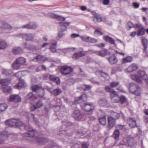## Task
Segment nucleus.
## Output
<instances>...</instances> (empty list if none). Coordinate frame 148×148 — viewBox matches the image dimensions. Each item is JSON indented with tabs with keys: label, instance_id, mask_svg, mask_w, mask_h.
Returning a JSON list of instances; mask_svg holds the SVG:
<instances>
[{
	"label": "nucleus",
	"instance_id": "50",
	"mask_svg": "<svg viewBox=\"0 0 148 148\" xmlns=\"http://www.w3.org/2000/svg\"><path fill=\"white\" fill-rule=\"evenodd\" d=\"M43 103L40 100H38L36 103V104L35 105L36 107V108H40L41 106H42Z\"/></svg>",
	"mask_w": 148,
	"mask_h": 148
},
{
	"label": "nucleus",
	"instance_id": "39",
	"mask_svg": "<svg viewBox=\"0 0 148 148\" xmlns=\"http://www.w3.org/2000/svg\"><path fill=\"white\" fill-rule=\"evenodd\" d=\"M145 29L141 27L139 29L137 32V35L138 36H140L144 35L145 34Z\"/></svg>",
	"mask_w": 148,
	"mask_h": 148
},
{
	"label": "nucleus",
	"instance_id": "22",
	"mask_svg": "<svg viewBox=\"0 0 148 148\" xmlns=\"http://www.w3.org/2000/svg\"><path fill=\"white\" fill-rule=\"evenodd\" d=\"M87 95L85 94H82L80 97L75 98L74 102L75 103H80L84 101L83 98L84 97L87 98Z\"/></svg>",
	"mask_w": 148,
	"mask_h": 148
},
{
	"label": "nucleus",
	"instance_id": "33",
	"mask_svg": "<svg viewBox=\"0 0 148 148\" xmlns=\"http://www.w3.org/2000/svg\"><path fill=\"white\" fill-rule=\"evenodd\" d=\"M13 71L11 69H3L2 70V74L5 76L10 75L12 73Z\"/></svg>",
	"mask_w": 148,
	"mask_h": 148
},
{
	"label": "nucleus",
	"instance_id": "29",
	"mask_svg": "<svg viewBox=\"0 0 148 148\" xmlns=\"http://www.w3.org/2000/svg\"><path fill=\"white\" fill-rule=\"evenodd\" d=\"M98 120L101 124L103 125H105L106 124V121L105 114H104L102 116L99 117Z\"/></svg>",
	"mask_w": 148,
	"mask_h": 148
},
{
	"label": "nucleus",
	"instance_id": "40",
	"mask_svg": "<svg viewBox=\"0 0 148 148\" xmlns=\"http://www.w3.org/2000/svg\"><path fill=\"white\" fill-rule=\"evenodd\" d=\"M7 47V44L4 40L0 41V49L4 50Z\"/></svg>",
	"mask_w": 148,
	"mask_h": 148
},
{
	"label": "nucleus",
	"instance_id": "6",
	"mask_svg": "<svg viewBox=\"0 0 148 148\" xmlns=\"http://www.w3.org/2000/svg\"><path fill=\"white\" fill-rule=\"evenodd\" d=\"M60 71L61 74L64 75L71 74L73 72V70L71 67L65 66L61 67Z\"/></svg>",
	"mask_w": 148,
	"mask_h": 148
},
{
	"label": "nucleus",
	"instance_id": "26",
	"mask_svg": "<svg viewBox=\"0 0 148 148\" xmlns=\"http://www.w3.org/2000/svg\"><path fill=\"white\" fill-rule=\"evenodd\" d=\"M82 40L85 42L90 43H95L97 42V40L93 38H81Z\"/></svg>",
	"mask_w": 148,
	"mask_h": 148
},
{
	"label": "nucleus",
	"instance_id": "5",
	"mask_svg": "<svg viewBox=\"0 0 148 148\" xmlns=\"http://www.w3.org/2000/svg\"><path fill=\"white\" fill-rule=\"evenodd\" d=\"M81 107L82 110L84 111L89 112L90 114H92V112L95 108V106L92 103H85L82 104Z\"/></svg>",
	"mask_w": 148,
	"mask_h": 148
},
{
	"label": "nucleus",
	"instance_id": "51",
	"mask_svg": "<svg viewBox=\"0 0 148 148\" xmlns=\"http://www.w3.org/2000/svg\"><path fill=\"white\" fill-rule=\"evenodd\" d=\"M141 93V90L140 88L139 87L132 93L136 96H139Z\"/></svg>",
	"mask_w": 148,
	"mask_h": 148
},
{
	"label": "nucleus",
	"instance_id": "45",
	"mask_svg": "<svg viewBox=\"0 0 148 148\" xmlns=\"http://www.w3.org/2000/svg\"><path fill=\"white\" fill-rule=\"evenodd\" d=\"M91 88L92 86L90 85L86 84L82 85L81 87V88L84 90V91L89 90Z\"/></svg>",
	"mask_w": 148,
	"mask_h": 148
},
{
	"label": "nucleus",
	"instance_id": "46",
	"mask_svg": "<svg viewBox=\"0 0 148 148\" xmlns=\"http://www.w3.org/2000/svg\"><path fill=\"white\" fill-rule=\"evenodd\" d=\"M25 81L22 79H20L19 81V83L16 85V87L18 89L21 88L25 85Z\"/></svg>",
	"mask_w": 148,
	"mask_h": 148
},
{
	"label": "nucleus",
	"instance_id": "64",
	"mask_svg": "<svg viewBox=\"0 0 148 148\" xmlns=\"http://www.w3.org/2000/svg\"><path fill=\"white\" fill-rule=\"evenodd\" d=\"M127 25L130 29L133 27L134 26V24L133 23L130 22H128L127 23Z\"/></svg>",
	"mask_w": 148,
	"mask_h": 148
},
{
	"label": "nucleus",
	"instance_id": "7",
	"mask_svg": "<svg viewBox=\"0 0 148 148\" xmlns=\"http://www.w3.org/2000/svg\"><path fill=\"white\" fill-rule=\"evenodd\" d=\"M61 31H59L58 34V37H62L64 36L63 32L67 29L66 27L68 26L70 24V22H61L60 23Z\"/></svg>",
	"mask_w": 148,
	"mask_h": 148
},
{
	"label": "nucleus",
	"instance_id": "42",
	"mask_svg": "<svg viewBox=\"0 0 148 148\" xmlns=\"http://www.w3.org/2000/svg\"><path fill=\"white\" fill-rule=\"evenodd\" d=\"M110 116L112 117L115 119L116 120L119 118L120 116V114L119 113L112 111L111 112Z\"/></svg>",
	"mask_w": 148,
	"mask_h": 148
},
{
	"label": "nucleus",
	"instance_id": "38",
	"mask_svg": "<svg viewBox=\"0 0 148 148\" xmlns=\"http://www.w3.org/2000/svg\"><path fill=\"white\" fill-rule=\"evenodd\" d=\"M99 104L101 106H104L108 103L107 100L105 99H100L98 101Z\"/></svg>",
	"mask_w": 148,
	"mask_h": 148
},
{
	"label": "nucleus",
	"instance_id": "1",
	"mask_svg": "<svg viewBox=\"0 0 148 148\" xmlns=\"http://www.w3.org/2000/svg\"><path fill=\"white\" fill-rule=\"evenodd\" d=\"M110 97L112 102L114 103H118L122 104L127 101V99L125 96L122 95L119 97L116 91L115 93L111 94Z\"/></svg>",
	"mask_w": 148,
	"mask_h": 148
},
{
	"label": "nucleus",
	"instance_id": "30",
	"mask_svg": "<svg viewBox=\"0 0 148 148\" xmlns=\"http://www.w3.org/2000/svg\"><path fill=\"white\" fill-rule=\"evenodd\" d=\"M137 69V66L135 64H132L127 69V71L129 73L131 72L135 71Z\"/></svg>",
	"mask_w": 148,
	"mask_h": 148
},
{
	"label": "nucleus",
	"instance_id": "49",
	"mask_svg": "<svg viewBox=\"0 0 148 148\" xmlns=\"http://www.w3.org/2000/svg\"><path fill=\"white\" fill-rule=\"evenodd\" d=\"M105 91L108 92H109L111 94L112 93H115V91L111 89L110 87L108 86H106L105 88Z\"/></svg>",
	"mask_w": 148,
	"mask_h": 148
},
{
	"label": "nucleus",
	"instance_id": "25",
	"mask_svg": "<svg viewBox=\"0 0 148 148\" xmlns=\"http://www.w3.org/2000/svg\"><path fill=\"white\" fill-rule=\"evenodd\" d=\"M108 61L111 64H116L118 62V60L114 55L110 56L108 59Z\"/></svg>",
	"mask_w": 148,
	"mask_h": 148
},
{
	"label": "nucleus",
	"instance_id": "3",
	"mask_svg": "<svg viewBox=\"0 0 148 148\" xmlns=\"http://www.w3.org/2000/svg\"><path fill=\"white\" fill-rule=\"evenodd\" d=\"M26 62V60L22 57H19L16 58L13 63L12 66L14 70H18L21 66L24 65Z\"/></svg>",
	"mask_w": 148,
	"mask_h": 148
},
{
	"label": "nucleus",
	"instance_id": "16",
	"mask_svg": "<svg viewBox=\"0 0 148 148\" xmlns=\"http://www.w3.org/2000/svg\"><path fill=\"white\" fill-rule=\"evenodd\" d=\"M138 73L140 77L145 80L146 83L148 85V76L146 73L144 71H139Z\"/></svg>",
	"mask_w": 148,
	"mask_h": 148
},
{
	"label": "nucleus",
	"instance_id": "9",
	"mask_svg": "<svg viewBox=\"0 0 148 148\" xmlns=\"http://www.w3.org/2000/svg\"><path fill=\"white\" fill-rule=\"evenodd\" d=\"M108 123L107 127L108 130H109L112 128L115 125V120L112 117L109 116L108 118Z\"/></svg>",
	"mask_w": 148,
	"mask_h": 148
},
{
	"label": "nucleus",
	"instance_id": "24",
	"mask_svg": "<svg viewBox=\"0 0 148 148\" xmlns=\"http://www.w3.org/2000/svg\"><path fill=\"white\" fill-rule=\"evenodd\" d=\"M139 87L137 84L131 83L130 84L129 86V90L132 94Z\"/></svg>",
	"mask_w": 148,
	"mask_h": 148
},
{
	"label": "nucleus",
	"instance_id": "57",
	"mask_svg": "<svg viewBox=\"0 0 148 148\" xmlns=\"http://www.w3.org/2000/svg\"><path fill=\"white\" fill-rule=\"evenodd\" d=\"M31 29L36 28L38 26V25L35 22L30 23Z\"/></svg>",
	"mask_w": 148,
	"mask_h": 148
},
{
	"label": "nucleus",
	"instance_id": "19",
	"mask_svg": "<svg viewBox=\"0 0 148 148\" xmlns=\"http://www.w3.org/2000/svg\"><path fill=\"white\" fill-rule=\"evenodd\" d=\"M31 89L32 91L35 92H36L39 90H41L43 93L44 92V89L42 87L38 85H34L31 86Z\"/></svg>",
	"mask_w": 148,
	"mask_h": 148
},
{
	"label": "nucleus",
	"instance_id": "12",
	"mask_svg": "<svg viewBox=\"0 0 148 148\" xmlns=\"http://www.w3.org/2000/svg\"><path fill=\"white\" fill-rule=\"evenodd\" d=\"M21 97L17 95H11L10 96L9 101L10 102L17 103L21 101Z\"/></svg>",
	"mask_w": 148,
	"mask_h": 148
},
{
	"label": "nucleus",
	"instance_id": "23",
	"mask_svg": "<svg viewBox=\"0 0 148 148\" xmlns=\"http://www.w3.org/2000/svg\"><path fill=\"white\" fill-rule=\"evenodd\" d=\"M133 60V58L130 56H127L122 59V64H124L127 63H131Z\"/></svg>",
	"mask_w": 148,
	"mask_h": 148
},
{
	"label": "nucleus",
	"instance_id": "2",
	"mask_svg": "<svg viewBox=\"0 0 148 148\" xmlns=\"http://www.w3.org/2000/svg\"><path fill=\"white\" fill-rule=\"evenodd\" d=\"M10 82V80L7 79L0 80V84L1 85V89L4 93H8L10 92L11 87L8 86Z\"/></svg>",
	"mask_w": 148,
	"mask_h": 148
},
{
	"label": "nucleus",
	"instance_id": "27",
	"mask_svg": "<svg viewBox=\"0 0 148 148\" xmlns=\"http://www.w3.org/2000/svg\"><path fill=\"white\" fill-rule=\"evenodd\" d=\"M85 55L84 52L82 51L76 53L74 54L72 56L73 58L74 59H77L80 57L84 56Z\"/></svg>",
	"mask_w": 148,
	"mask_h": 148
},
{
	"label": "nucleus",
	"instance_id": "59",
	"mask_svg": "<svg viewBox=\"0 0 148 148\" xmlns=\"http://www.w3.org/2000/svg\"><path fill=\"white\" fill-rule=\"evenodd\" d=\"M22 27L23 28L31 29L30 23L23 25Z\"/></svg>",
	"mask_w": 148,
	"mask_h": 148
},
{
	"label": "nucleus",
	"instance_id": "10",
	"mask_svg": "<svg viewBox=\"0 0 148 148\" xmlns=\"http://www.w3.org/2000/svg\"><path fill=\"white\" fill-rule=\"evenodd\" d=\"M12 29V26L5 21L0 22V30L8 29L11 30Z\"/></svg>",
	"mask_w": 148,
	"mask_h": 148
},
{
	"label": "nucleus",
	"instance_id": "44",
	"mask_svg": "<svg viewBox=\"0 0 148 148\" xmlns=\"http://www.w3.org/2000/svg\"><path fill=\"white\" fill-rule=\"evenodd\" d=\"M8 107V106L5 103L0 104V113L5 111Z\"/></svg>",
	"mask_w": 148,
	"mask_h": 148
},
{
	"label": "nucleus",
	"instance_id": "31",
	"mask_svg": "<svg viewBox=\"0 0 148 148\" xmlns=\"http://www.w3.org/2000/svg\"><path fill=\"white\" fill-rule=\"evenodd\" d=\"M127 140L129 146L132 147L134 146L135 142L133 138L131 137L127 138Z\"/></svg>",
	"mask_w": 148,
	"mask_h": 148
},
{
	"label": "nucleus",
	"instance_id": "18",
	"mask_svg": "<svg viewBox=\"0 0 148 148\" xmlns=\"http://www.w3.org/2000/svg\"><path fill=\"white\" fill-rule=\"evenodd\" d=\"M82 114H81L79 110H75L72 114V116L76 120H79L82 117Z\"/></svg>",
	"mask_w": 148,
	"mask_h": 148
},
{
	"label": "nucleus",
	"instance_id": "8",
	"mask_svg": "<svg viewBox=\"0 0 148 148\" xmlns=\"http://www.w3.org/2000/svg\"><path fill=\"white\" fill-rule=\"evenodd\" d=\"M25 129L28 131L25 134V136H28L30 137H33L36 136H35L37 134V132L35 130L32 129L31 128H29L28 129H27V127L25 126Z\"/></svg>",
	"mask_w": 148,
	"mask_h": 148
},
{
	"label": "nucleus",
	"instance_id": "55",
	"mask_svg": "<svg viewBox=\"0 0 148 148\" xmlns=\"http://www.w3.org/2000/svg\"><path fill=\"white\" fill-rule=\"evenodd\" d=\"M19 36L20 37H32L33 36L32 34L29 33L28 34H21Z\"/></svg>",
	"mask_w": 148,
	"mask_h": 148
},
{
	"label": "nucleus",
	"instance_id": "21",
	"mask_svg": "<svg viewBox=\"0 0 148 148\" xmlns=\"http://www.w3.org/2000/svg\"><path fill=\"white\" fill-rule=\"evenodd\" d=\"M95 53L97 55L101 57H104L108 54H110V52L108 50L103 49L101 51L96 52Z\"/></svg>",
	"mask_w": 148,
	"mask_h": 148
},
{
	"label": "nucleus",
	"instance_id": "14",
	"mask_svg": "<svg viewBox=\"0 0 148 148\" xmlns=\"http://www.w3.org/2000/svg\"><path fill=\"white\" fill-rule=\"evenodd\" d=\"M95 74L97 76L99 77H103L106 80H108L110 78L109 75L102 71H98L95 72Z\"/></svg>",
	"mask_w": 148,
	"mask_h": 148
},
{
	"label": "nucleus",
	"instance_id": "41",
	"mask_svg": "<svg viewBox=\"0 0 148 148\" xmlns=\"http://www.w3.org/2000/svg\"><path fill=\"white\" fill-rule=\"evenodd\" d=\"M52 16L54 18L60 21H64L65 19V18L55 14H52Z\"/></svg>",
	"mask_w": 148,
	"mask_h": 148
},
{
	"label": "nucleus",
	"instance_id": "37",
	"mask_svg": "<svg viewBox=\"0 0 148 148\" xmlns=\"http://www.w3.org/2000/svg\"><path fill=\"white\" fill-rule=\"evenodd\" d=\"M104 40L106 42L111 44L114 45L115 46H116V45L115 44V40L112 38H104Z\"/></svg>",
	"mask_w": 148,
	"mask_h": 148
},
{
	"label": "nucleus",
	"instance_id": "28",
	"mask_svg": "<svg viewBox=\"0 0 148 148\" xmlns=\"http://www.w3.org/2000/svg\"><path fill=\"white\" fill-rule=\"evenodd\" d=\"M36 141L40 144H43L47 142V140L46 138L43 137H39L38 138L36 136L35 137Z\"/></svg>",
	"mask_w": 148,
	"mask_h": 148
},
{
	"label": "nucleus",
	"instance_id": "34",
	"mask_svg": "<svg viewBox=\"0 0 148 148\" xmlns=\"http://www.w3.org/2000/svg\"><path fill=\"white\" fill-rule=\"evenodd\" d=\"M50 79L51 80L56 82L57 84H60V79L57 77H56L53 75H50Z\"/></svg>",
	"mask_w": 148,
	"mask_h": 148
},
{
	"label": "nucleus",
	"instance_id": "56",
	"mask_svg": "<svg viewBox=\"0 0 148 148\" xmlns=\"http://www.w3.org/2000/svg\"><path fill=\"white\" fill-rule=\"evenodd\" d=\"M49 49L52 53H55L56 51V46H50Z\"/></svg>",
	"mask_w": 148,
	"mask_h": 148
},
{
	"label": "nucleus",
	"instance_id": "36",
	"mask_svg": "<svg viewBox=\"0 0 148 148\" xmlns=\"http://www.w3.org/2000/svg\"><path fill=\"white\" fill-rule=\"evenodd\" d=\"M62 92L61 90L59 88H56L53 90L51 93L54 96L59 95Z\"/></svg>",
	"mask_w": 148,
	"mask_h": 148
},
{
	"label": "nucleus",
	"instance_id": "63",
	"mask_svg": "<svg viewBox=\"0 0 148 148\" xmlns=\"http://www.w3.org/2000/svg\"><path fill=\"white\" fill-rule=\"evenodd\" d=\"M50 46H56L57 42L56 41L54 40H52L50 41Z\"/></svg>",
	"mask_w": 148,
	"mask_h": 148
},
{
	"label": "nucleus",
	"instance_id": "15",
	"mask_svg": "<svg viewBox=\"0 0 148 148\" xmlns=\"http://www.w3.org/2000/svg\"><path fill=\"white\" fill-rule=\"evenodd\" d=\"M138 73L140 77L145 80L146 83L148 85V76L146 73L144 71H139Z\"/></svg>",
	"mask_w": 148,
	"mask_h": 148
},
{
	"label": "nucleus",
	"instance_id": "47",
	"mask_svg": "<svg viewBox=\"0 0 148 148\" xmlns=\"http://www.w3.org/2000/svg\"><path fill=\"white\" fill-rule=\"evenodd\" d=\"M119 135L120 132L118 130H116L114 132L113 136L115 139H119Z\"/></svg>",
	"mask_w": 148,
	"mask_h": 148
},
{
	"label": "nucleus",
	"instance_id": "4",
	"mask_svg": "<svg viewBox=\"0 0 148 148\" xmlns=\"http://www.w3.org/2000/svg\"><path fill=\"white\" fill-rule=\"evenodd\" d=\"M5 124L8 127H16L21 126L22 125L23 123L20 120L12 119L5 121Z\"/></svg>",
	"mask_w": 148,
	"mask_h": 148
},
{
	"label": "nucleus",
	"instance_id": "60",
	"mask_svg": "<svg viewBox=\"0 0 148 148\" xmlns=\"http://www.w3.org/2000/svg\"><path fill=\"white\" fill-rule=\"evenodd\" d=\"M70 144L71 145V148H75L76 147H79V144L76 143L73 144V143H72L71 142Z\"/></svg>",
	"mask_w": 148,
	"mask_h": 148
},
{
	"label": "nucleus",
	"instance_id": "11",
	"mask_svg": "<svg viewBox=\"0 0 148 148\" xmlns=\"http://www.w3.org/2000/svg\"><path fill=\"white\" fill-rule=\"evenodd\" d=\"M127 122L129 126L131 128H133L135 127H138L136 120L134 118H128Z\"/></svg>",
	"mask_w": 148,
	"mask_h": 148
},
{
	"label": "nucleus",
	"instance_id": "62",
	"mask_svg": "<svg viewBox=\"0 0 148 148\" xmlns=\"http://www.w3.org/2000/svg\"><path fill=\"white\" fill-rule=\"evenodd\" d=\"M117 67H116L113 68L111 70V74H115L116 72V69Z\"/></svg>",
	"mask_w": 148,
	"mask_h": 148
},
{
	"label": "nucleus",
	"instance_id": "48",
	"mask_svg": "<svg viewBox=\"0 0 148 148\" xmlns=\"http://www.w3.org/2000/svg\"><path fill=\"white\" fill-rule=\"evenodd\" d=\"M93 21L95 23H97L98 22H100L102 21L101 17L99 16H96L94 17Z\"/></svg>",
	"mask_w": 148,
	"mask_h": 148
},
{
	"label": "nucleus",
	"instance_id": "13",
	"mask_svg": "<svg viewBox=\"0 0 148 148\" xmlns=\"http://www.w3.org/2000/svg\"><path fill=\"white\" fill-rule=\"evenodd\" d=\"M87 130L82 127L80 129L78 130H76L75 132L76 135L78 136V138H79L80 136H83L86 133Z\"/></svg>",
	"mask_w": 148,
	"mask_h": 148
},
{
	"label": "nucleus",
	"instance_id": "20",
	"mask_svg": "<svg viewBox=\"0 0 148 148\" xmlns=\"http://www.w3.org/2000/svg\"><path fill=\"white\" fill-rule=\"evenodd\" d=\"M26 98L27 101H34L37 99V97L32 92L28 93L26 95Z\"/></svg>",
	"mask_w": 148,
	"mask_h": 148
},
{
	"label": "nucleus",
	"instance_id": "53",
	"mask_svg": "<svg viewBox=\"0 0 148 148\" xmlns=\"http://www.w3.org/2000/svg\"><path fill=\"white\" fill-rule=\"evenodd\" d=\"M119 82H113L110 83V86L112 88L115 87L117 86L119 84Z\"/></svg>",
	"mask_w": 148,
	"mask_h": 148
},
{
	"label": "nucleus",
	"instance_id": "61",
	"mask_svg": "<svg viewBox=\"0 0 148 148\" xmlns=\"http://www.w3.org/2000/svg\"><path fill=\"white\" fill-rule=\"evenodd\" d=\"M90 81L91 82L95 84H97L98 85H99L100 83L99 82H98L97 81H95L92 78L90 80Z\"/></svg>",
	"mask_w": 148,
	"mask_h": 148
},
{
	"label": "nucleus",
	"instance_id": "35",
	"mask_svg": "<svg viewBox=\"0 0 148 148\" xmlns=\"http://www.w3.org/2000/svg\"><path fill=\"white\" fill-rule=\"evenodd\" d=\"M132 79L138 83H141L142 80L141 78L136 75H133L131 76Z\"/></svg>",
	"mask_w": 148,
	"mask_h": 148
},
{
	"label": "nucleus",
	"instance_id": "54",
	"mask_svg": "<svg viewBox=\"0 0 148 148\" xmlns=\"http://www.w3.org/2000/svg\"><path fill=\"white\" fill-rule=\"evenodd\" d=\"M94 34L95 36H98L103 34V33L101 31L96 29L94 32Z\"/></svg>",
	"mask_w": 148,
	"mask_h": 148
},
{
	"label": "nucleus",
	"instance_id": "32",
	"mask_svg": "<svg viewBox=\"0 0 148 148\" xmlns=\"http://www.w3.org/2000/svg\"><path fill=\"white\" fill-rule=\"evenodd\" d=\"M13 53L15 55L21 54L23 53V51L21 48L19 47H15L12 50Z\"/></svg>",
	"mask_w": 148,
	"mask_h": 148
},
{
	"label": "nucleus",
	"instance_id": "17",
	"mask_svg": "<svg viewBox=\"0 0 148 148\" xmlns=\"http://www.w3.org/2000/svg\"><path fill=\"white\" fill-rule=\"evenodd\" d=\"M45 60V58L44 56L41 55H39L33 59L34 62H36L40 64L43 63Z\"/></svg>",
	"mask_w": 148,
	"mask_h": 148
},
{
	"label": "nucleus",
	"instance_id": "52",
	"mask_svg": "<svg viewBox=\"0 0 148 148\" xmlns=\"http://www.w3.org/2000/svg\"><path fill=\"white\" fill-rule=\"evenodd\" d=\"M116 128L117 129L116 130H118L119 131V130H122L124 131L125 129V125H117L116 126Z\"/></svg>",
	"mask_w": 148,
	"mask_h": 148
},
{
	"label": "nucleus",
	"instance_id": "58",
	"mask_svg": "<svg viewBox=\"0 0 148 148\" xmlns=\"http://www.w3.org/2000/svg\"><path fill=\"white\" fill-rule=\"evenodd\" d=\"M89 145L87 142H84L82 144V148H88Z\"/></svg>",
	"mask_w": 148,
	"mask_h": 148
},
{
	"label": "nucleus",
	"instance_id": "43",
	"mask_svg": "<svg viewBox=\"0 0 148 148\" xmlns=\"http://www.w3.org/2000/svg\"><path fill=\"white\" fill-rule=\"evenodd\" d=\"M142 42L143 45L144 50H146L147 47V45L148 44V42L146 38H142Z\"/></svg>",
	"mask_w": 148,
	"mask_h": 148
}]
</instances>
